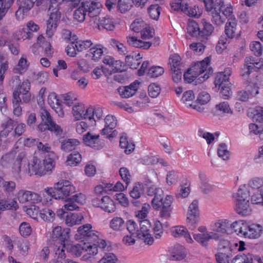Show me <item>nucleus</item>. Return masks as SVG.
I'll return each mask as SVG.
<instances>
[{
	"label": "nucleus",
	"instance_id": "41",
	"mask_svg": "<svg viewBox=\"0 0 263 263\" xmlns=\"http://www.w3.org/2000/svg\"><path fill=\"white\" fill-rule=\"evenodd\" d=\"M13 3L12 0H0V21L6 15Z\"/></svg>",
	"mask_w": 263,
	"mask_h": 263
},
{
	"label": "nucleus",
	"instance_id": "6",
	"mask_svg": "<svg viewBox=\"0 0 263 263\" xmlns=\"http://www.w3.org/2000/svg\"><path fill=\"white\" fill-rule=\"evenodd\" d=\"M223 7V0H215L214 7L209 11L211 22L217 26L223 24L226 21L225 17L221 14V10H222Z\"/></svg>",
	"mask_w": 263,
	"mask_h": 263
},
{
	"label": "nucleus",
	"instance_id": "1",
	"mask_svg": "<svg viewBox=\"0 0 263 263\" xmlns=\"http://www.w3.org/2000/svg\"><path fill=\"white\" fill-rule=\"evenodd\" d=\"M55 158L56 155L54 153L47 154L43 160L34 156L28 163V168H26L25 171L30 176L33 175L43 176L47 172L52 171L54 168Z\"/></svg>",
	"mask_w": 263,
	"mask_h": 263
},
{
	"label": "nucleus",
	"instance_id": "7",
	"mask_svg": "<svg viewBox=\"0 0 263 263\" xmlns=\"http://www.w3.org/2000/svg\"><path fill=\"white\" fill-rule=\"evenodd\" d=\"M92 203L94 206L100 208L107 213H113L116 209L115 202L108 196H105L101 199L94 198L92 200Z\"/></svg>",
	"mask_w": 263,
	"mask_h": 263
},
{
	"label": "nucleus",
	"instance_id": "42",
	"mask_svg": "<svg viewBox=\"0 0 263 263\" xmlns=\"http://www.w3.org/2000/svg\"><path fill=\"white\" fill-rule=\"evenodd\" d=\"M29 66L26 57L23 55L19 60L17 67L14 69L15 72L22 74L27 69Z\"/></svg>",
	"mask_w": 263,
	"mask_h": 263
},
{
	"label": "nucleus",
	"instance_id": "60",
	"mask_svg": "<svg viewBox=\"0 0 263 263\" xmlns=\"http://www.w3.org/2000/svg\"><path fill=\"white\" fill-rule=\"evenodd\" d=\"M219 146L217 151L218 156L224 160L229 159L230 152L227 149V145L224 143H221L219 144Z\"/></svg>",
	"mask_w": 263,
	"mask_h": 263
},
{
	"label": "nucleus",
	"instance_id": "59",
	"mask_svg": "<svg viewBox=\"0 0 263 263\" xmlns=\"http://www.w3.org/2000/svg\"><path fill=\"white\" fill-rule=\"evenodd\" d=\"M195 99V95L192 90H187L184 92L181 98V101L187 106H193V104L190 103Z\"/></svg>",
	"mask_w": 263,
	"mask_h": 263
},
{
	"label": "nucleus",
	"instance_id": "18",
	"mask_svg": "<svg viewBox=\"0 0 263 263\" xmlns=\"http://www.w3.org/2000/svg\"><path fill=\"white\" fill-rule=\"evenodd\" d=\"M247 230L245 232V237L249 238H257L261 236L262 227L258 224L247 222Z\"/></svg>",
	"mask_w": 263,
	"mask_h": 263
},
{
	"label": "nucleus",
	"instance_id": "25",
	"mask_svg": "<svg viewBox=\"0 0 263 263\" xmlns=\"http://www.w3.org/2000/svg\"><path fill=\"white\" fill-rule=\"evenodd\" d=\"M137 237L142 239L147 245H152L154 242V238L148 233V230L144 229L141 227L140 230H138L136 233H133V237Z\"/></svg>",
	"mask_w": 263,
	"mask_h": 263
},
{
	"label": "nucleus",
	"instance_id": "4",
	"mask_svg": "<svg viewBox=\"0 0 263 263\" xmlns=\"http://www.w3.org/2000/svg\"><path fill=\"white\" fill-rule=\"evenodd\" d=\"M60 5L55 6L50 5L48 8L49 18L46 21V35L51 37L59 25L61 18V12L60 11Z\"/></svg>",
	"mask_w": 263,
	"mask_h": 263
},
{
	"label": "nucleus",
	"instance_id": "30",
	"mask_svg": "<svg viewBox=\"0 0 263 263\" xmlns=\"http://www.w3.org/2000/svg\"><path fill=\"white\" fill-rule=\"evenodd\" d=\"M52 190L51 188L45 189V192L38 194L39 201L37 203H41L44 205H49L52 204V198H54L53 194L51 193Z\"/></svg>",
	"mask_w": 263,
	"mask_h": 263
},
{
	"label": "nucleus",
	"instance_id": "40",
	"mask_svg": "<svg viewBox=\"0 0 263 263\" xmlns=\"http://www.w3.org/2000/svg\"><path fill=\"white\" fill-rule=\"evenodd\" d=\"M81 160V155L79 152H73L67 157L66 163L67 165L74 166L80 163Z\"/></svg>",
	"mask_w": 263,
	"mask_h": 263
},
{
	"label": "nucleus",
	"instance_id": "9",
	"mask_svg": "<svg viewBox=\"0 0 263 263\" xmlns=\"http://www.w3.org/2000/svg\"><path fill=\"white\" fill-rule=\"evenodd\" d=\"M199 26H200V28L198 29V32H197L199 34H197V36L194 37L201 40L202 42H204L206 41L211 35L214 30V27L205 19L201 20Z\"/></svg>",
	"mask_w": 263,
	"mask_h": 263
},
{
	"label": "nucleus",
	"instance_id": "12",
	"mask_svg": "<svg viewBox=\"0 0 263 263\" xmlns=\"http://www.w3.org/2000/svg\"><path fill=\"white\" fill-rule=\"evenodd\" d=\"M40 116L43 122L49 123L50 131L54 133L57 136H60L63 133V130L60 126L52 121L50 114L47 110L42 108L40 110Z\"/></svg>",
	"mask_w": 263,
	"mask_h": 263
},
{
	"label": "nucleus",
	"instance_id": "15",
	"mask_svg": "<svg viewBox=\"0 0 263 263\" xmlns=\"http://www.w3.org/2000/svg\"><path fill=\"white\" fill-rule=\"evenodd\" d=\"M83 8L86 10V13L89 17L97 19L100 12L101 4L93 1H86L82 3Z\"/></svg>",
	"mask_w": 263,
	"mask_h": 263
},
{
	"label": "nucleus",
	"instance_id": "39",
	"mask_svg": "<svg viewBox=\"0 0 263 263\" xmlns=\"http://www.w3.org/2000/svg\"><path fill=\"white\" fill-rule=\"evenodd\" d=\"M182 11L189 16L198 17L200 15L198 7L196 6H189L188 4H185L182 6Z\"/></svg>",
	"mask_w": 263,
	"mask_h": 263
},
{
	"label": "nucleus",
	"instance_id": "5",
	"mask_svg": "<svg viewBox=\"0 0 263 263\" xmlns=\"http://www.w3.org/2000/svg\"><path fill=\"white\" fill-rule=\"evenodd\" d=\"M72 40L73 41L67 45L66 49H86L88 48H90V49H103L105 48L101 44L93 45L91 40H78V37L75 34L73 35Z\"/></svg>",
	"mask_w": 263,
	"mask_h": 263
},
{
	"label": "nucleus",
	"instance_id": "44",
	"mask_svg": "<svg viewBox=\"0 0 263 263\" xmlns=\"http://www.w3.org/2000/svg\"><path fill=\"white\" fill-rule=\"evenodd\" d=\"M40 216L44 221L52 222L54 219L55 213L48 208H44L40 211Z\"/></svg>",
	"mask_w": 263,
	"mask_h": 263
},
{
	"label": "nucleus",
	"instance_id": "26",
	"mask_svg": "<svg viewBox=\"0 0 263 263\" xmlns=\"http://www.w3.org/2000/svg\"><path fill=\"white\" fill-rule=\"evenodd\" d=\"M235 210L236 212L242 216L249 215L251 212V209L249 205V200H239L237 201L235 205Z\"/></svg>",
	"mask_w": 263,
	"mask_h": 263
},
{
	"label": "nucleus",
	"instance_id": "28",
	"mask_svg": "<svg viewBox=\"0 0 263 263\" xmlns=\"http://www.w3.org/2000/svg\"><path fill=\"white\" fill-rule=\"evenodd\" d=\"M27 28L22 29L20 32V35L24 40L30 39L32 37V33L29 31V30L37 31L39 29V26L32 21H30L27 23Z\"/></svg>",
	"mask_w": 263,
	"mask_h": 263
},
{
	"label": "nucleus",
	"instance_id": "14",
	"mask_svg": "<svg viewBox=\"0 0 263 263\" xmlns=\"http://www.w3.org/2000/svg\"><path fill=\"white\" fill-rule=\"evenodd\" d=\"M147 195L149 196H154L152 200V205L154 209L159 207V202L163 198V191L160 187L152 185L147 189Z\"/></svg>",
	"mask_w": 263,
	"mask_h": 263
},
{
	"label": "nucleus",
	"instance_id": "33",
	"mask_svg": "<svg viewBox=\"0 0 263 263\" xmlns=\"http://www.w3.org/2000/svg\"><path fill=\"white\" fill-rule=\"evenodd\" d=\"M84 254L82 257V259L87 261L91 258L92 256L97 254L98 252V248L96 244L90 245L89 243H85Z\"/></svg>",
	"mask_w": 263,
	"mask_h": 263
},
{
	"label": "nucleus",
	"instance_id": "51",
	"mask_svg": "<svg viewBox=\"0 0 263 263\" xmlns=\"http://www.w3.org/2000/svg\"><path fill=\"white\" fill-rule=\"evenodd\" d=\"M61 97L63 103L67 106H70L73 105L74 106L76 103H77V98L71 92L63 94Z\"/></svg>",
	"mask_w": 263,
	"mask_h": 263
},
{
	"label": "nucleus",
	"instance_id": "57",
	"mask_svg": "<svg viewBox=\"0 0 263 263\" xmlns=\"http://www.w3.org/2000/svg\"><path fill=\"white\" fill-rule=\"evenodd\" d=\"M85 247V243L76 244L71 247L70 252L76 256L79 257L84 253Z\"/></svg>",
	"mask_w": 263,
	"mask_h": 263
},
{
	"label": "nucleus",
	"instance_id": "36",
	"mask_svg": "<svg viewBox=\"0 0 263 263\" xmlns=\"http://www.w3.org/2000/svg\"><path fill=\"white\" fill-rule=\"evenodd\" d=\"M99 135L93 134L90 132H88L83 137L84 143L90 147H96L99 141Z\"/></svg>",
	"mask_w": 263,
	"mask_h": 263
},
{
	"label": "nucleus",
	"instance_id": "52",
	"mask_svg": "<svg viewBox=\"0 0 263 263\" xmlns=\"http://www.w3.org/2000/svg\"><path fill=\"white\" fill-rule=\"evenodd\" d=\"M144 186L142 183L137 182L133 187V199H139L143 192Z\"/></svg>",
	"mask_w": 263,
	"mask_h": 263
},
{
	"label": "nucleus",
	"instance_id": "47",
	"mask_svg": "<svg viewBox=\"0 0 263 263\" xmlns=\"http://www.w3.org/2000/svg\"><path fill=\"white\" fill-rule=\"evenodd\" d=\"M193 237L195 240L200 243L203 246H206L208 242L212 237V236L208 233L195 234Z\"/></svg>",
	"mask_w": 263,
	"mask_h": 263
},
{
	"label": "nucleus",
	"instance_id": "13",
	"mask_svg": "<svg viewBox=\"0 0 263 263\" xmlns=\"http://www.w3.org/2000/svg\"><path fill=\"white\" fill-rule=\"evenodd\" d=\"M199 215L198 201L194 200L189 205L187 217V223L191 225L192 229L195 228V224L197 223V218Z\"/></svg>",
	"mask_w": 263,
	"mask_h": 263
},
{
	"label": "nucleus",
	"instance_id": "56",
	"mask_svg": "<svg viewBox=\"0 0 263 263\" xmlns=\"http://www.w3.org/2000/svg\"><path fill=\"white\" fill-rule=\"evenodd\" d=\"M87 13L86 10L81 4V6L75 10L73 14V17L79 22H83L86 17Z\"/></svg>",
	"mask_w": 263,
	"mask_h": 263
},
{
	"label": "nucleus",
	"instance_id": "29",
	"mask_svg": "<svg viewBox=\"0 0 263 263\" xmlns=\"http://www.w3.org/2000/svg\"><path fill=\"white\" fill-rule=\"evenodd\" d=\"M84 219L83 215L81 213H69L65 217V223L69 227L81 223Z\"/></svg>",
	"mask_w": 263,
	"mask_h": 263
},
{
	"label": "nucleus",
	"instance_id": "19",
	"mask_svg": "<svg viewBox=\"0 0 263 263\" xmlns=\"http://www.w3.org/2000/svg\"><path fill=\"white\" fill-rule=\"evenodd\" d=\"M239 32L237 26V20L235 17L228 18L225 26V33L228 37L232 39L237 35Z\"/></svg>",
	"mask_w": 263,
	"mask_h": 263
},
{
	"label": "nucleus",
	"instance_id": "21",
	"mask_svg": "<svg viewBox=\"0 0 263 263\" xmlns=\"http://www.w3.org/2000/svg\"><path fill=\"white\" fill-rule=\"evenodd\" d=\"M103 109L101 107H90L87 108L86 117H88L89 124L91 126L95 125L96 124L95 117L98 119H100L103 116Z\"/></svg>",
	"mask_w": 263,
	"mask_h": 263
},
{
	"label": "nucleus",
	"instance_id": "63",
	"mask_svg": "<svg viewBox=\"0 0 263 263\" xmlns=\"http://www.w3.org/2000/svg\"><path fill=\"white\" fill-rule=\"evenodd\" d=\"M251 199L252 204L263 205V191H256L253 193Z\"/></svg>",
	"mask_w": 263,
	"mask_h": 263
},
{
	"label": "nucleus",
	"instance_id": "8",
	"mask_svg": "<svg viewBox=\"0 0 263 263\" xmlns=\"http://www.w3.org/2000/svg\"><path fill=\"white\" fill-rule=\"evenodd\" d=\"M105 127L102 130V134L103 135H107V138L111 140L118 134L116 130L111 132L116 127L117 120L115 116L107 115L105 118Z\"/></svg>",
	"mask_w": 263,
	"mask_h": 263
},
{
	"label": "nucleus",
	"instance_id": "31",
	"mask_svg": "<svg viewBox=\"0 0 263 263\" xmlns=\"http://www.w3.org/2000/svg\"><path fill=\"white\" fill-rule=\"evenodd\" d=\"M99 29L102 27L108 30H112L115 27V22L112 18L106 16L99 17L97 23Z\"/></svg>",
	"mask_w": 263,
	"mask_h": 263
},
{
	"label": "nucleus",
	"instance_id": "2",
	"mask_svg": "<svg viewBox=\"0 0 263 263\" xmlns=\"http://www.w3.org/2000/svg\"><path fill=\"white\" fill-rule=\"evenodd\" d=\"M52 190L55 199L67 200L69 196L76 191L75 187L68 180H61L54 183Z\"/></svg>",
	"mask_w": 263,
	"mask_h": 263
},
{
	"label": "nucleus",
	"instance_id": "22",
	"mask_svg": "<svg viewBox=\"0 0 263 263\" xmlns=\"http://www.w3.org/2000/svg\"><path fill=\"white\" fill-rule=\"evenodd\" d=\"M72 114L77 120L81 119L88 120V117H86V109L82 103H76L72 107Z\"/></svg>",
	"mask_w": 263,
	"mask_h": 263
},
{
	"label": "nucleus",
	"instance_id": "49",
	"mask_svg": "<svg viewBox=\"0 0 263 263\" xmlns=\"http://www.w3.org/2000/svg\"><path fill=\"white\" fill-rule=\"evenodd\" d=\"M231 263H253L252 256L250 254L237 255L232 259Z\"/></svg>",
	"mask_w": 263,
	"mask_h": 263
},
{
	"label": "nucleus",
	"instance_id": "23",
	"mask_svg": "<svg viewBox=\"0 0 263 263\" xmlns=\"http://www.w3.org/2000/svg\"><path fill=\"white\" fill-rule=\"evenodd\" d=\"M27 163L26 154L24 151L18 153L15 160L13 166L12 172L14 175H18L21 171L22 164Z\"/></svg>",
	"mask_w": 263,
	"mask_h": 263
},
{
	"label": "nucleus",
	"instance_id": "58",
	"mask_svg": "<svg viewBox=\"0 0 263 263\" xmlns=\"http://www.w3.org/2000/svg\"><path fill=\"white\" fill-rule=\"evenodd\" d=\"M16 183L13 181H4L2 183L4 191L7 194L12 193L16 189Z\"/></svg>",
	"mask_w": 263,
	"mask_h": 263
},
{
	"label": "nucleus",
	"instance_id": "50",
	"mask_svg": "<svg viewBox=\"0 0 263 263\" xmlns=\"http://www.w3.org/2000/svg\"><path fill=\"white\" fill-rule=\"evenodd\" d=\"M229 79L227 78L226 76H223L222 72H219L217 74L214 83L215 86H224L226 85H230L231 83L229 82Z\"/></svg>",
	"mask_w": 263,
	"mask_h": 263
},
{
	"label": "nucleus",
	"instance_id": "38",
	"mask_svg": "<svg viewBox=\"0 0 263 263\" xmlns=\"http://www.w3.org/2000/svg\"><path fill=\"white\" fill-rule=\"evenodd\" d=\"M243 84L245 85L246 89L251 95L255 96L259 93L258 84L255 80H247L244 82Z\"/></svg>",
	"mask_w": 263,
	"mask_h": 263
},
{
	"label": "nucleus",
	"instance_id": "53",
	"mask_svg": "<svg viewBox=\"0 0 263 263\" xmlns=\"http://www.w3.org/2000/svg\"><path fill=\"white\" fill-rule=\"evenodd\" d=\"M181 59L178 54H174L171 55L169 58L171 69H181Z\"/></svg>",
	"mask_w": 263,
	"mask_h": 263
},
{
	"label": "nucleus",
	"instance_id": "54",
	"mask_svg": "<svg viewBox=\"0 0 263 263\" xmlns=\"http://www.w3.org/2000/svg\"><path fill=\"white\" fill-rule=\"evenodd\" d=\"M124 223V220L119 217L113 218L110 222V227L115 231H120Z\"/></svg>",
	"mask_w": 263,
	"mask_h": 263
},
{
	"label": "nucleus",
	"instance_id": "43",
	"mask_svg": "<svg viewBox=\"0 0 263 263\" xmlns=\"http://www.w3.org/2000/svg\"><path fill=\"white\" fill-rule=\"evenodd\" d=\"M199 25L200 23H198L193 20L190 19L187 28L188 33L193 37L197 36V34H199L197 32H198V29L200 28V26H199Z\"/></svg>",
	"mask_w": 263,
	"mask_h": 263
},
{
	"label": "nucleus",
	"instance_id": "62",
	"mask_svg": "<svg viewBox=\"0 0 263 263\" xmlns=\"http://www.w3.org/2000/svg\"><path fill=\"white\" fill-rule=\"evenodd\" d=\"M249 129L251 134L259 135L260 136L263 135V125L251 123L249 125Z\"/></svg>",
	"mask_w": 263,
	"mask_h": 263
},
{
	"label": "nucleus",
	"instance_id": "37",
	"mask_svg": "<svg viewBox=\"0 0 263 263\" xmlns=\"http://www.w3.org/2000/svg\"><path fill=\"white\" fill-rule=\"evenodd\" d=\"M247 222L242 220L236 221L232 223L231 228L237 234L245 236V231L247 230Z\"/></svg>",
	"mask_w": 263,
	"mask_h": 263
},
{
	"label": "nucleus",
	"instance_id": "61",
	"mask_svg": "<svg viewBox=\"0 0 263 263\" xmlns=\"http://www.w3.org/2000/svg\"><path fill=\"white\" fill-rule=\"evenodd\" d=\"M132 0H118V8L121 13H125L129 11L132 7L130 2Z\"/></svg>",
	"mask_w": 263,
	"mask_h": 263
},
{
	"label": "nucleus",
	"instance_id": "11",
	"mask_svg": "<svg viewBox=\"0 0 263 263\" xmlns=\"http://www.w3.org/2000/svg\"><path fill=\"white\" fill-rule=\"evenodd\" d=\"M17 198L21 203H25L28 202L37 203V201H39L38 194L23 189L20 190L17 192Z\"/></svg>",
	"mask_w": 263,
	"mask_h": 263
},
{
	"label": "nucleus",
	"instance_id": "24",
	"mask_svg": "<svg viewBox=\"0 0 263 263\" xmlns=\"http://www.w3.org/2000/svg\"><path fill=\"white\" fill-rule=\"evenodd\" d=\"M14 126V121L10 118H7L3 120L2 123L3 130L0 133L1 137H6L10 134L13 135V128Z\"/></svg>",
	"mask_w": 263,
	"mask_h": 263
},
{
	"label": "nucleus",
	"instance_id": "35",
	"mask_svg": "<svg viewBox=\"0 0 263 263\" xmlns=\"http://www.w3.org/2000/svg\"><path fill=\"white\" fill-rule=\"evenodd\" d=\"M199 177L201 183L200 188L203 193L208 194L212 192L214 190V186L209 183L206 175L202 173H200Z\"/></svg>",
	"mask_w": 263,
	"mask_h": 263
},
{
	"label": "nucleus",
	"instance_id": "55",
	"mask_svg": "<svg viewBox=\"0 0 263 263\" xmlns=\"http://www.w3.org/2000/svg\"><path fill=\"white\" fill-rule=\"evenodd\" d=\"M249 185L253 190L256 191H262L263 187V179L259 178H254L251 179L249 182Z\"/></svg>",
	"mask_w": 263,
	"mask_h": 263
},
{
	"label": "nucleus",
	"instance_id": "45",
	"mask_svg": "<svg viewBox=\"0 0 263 263\" xmlns=\"http://www.w3.org/2000/svg\"><path fill=\"white\" fill-rule=\"evenodd\" d=\"M17 4L18 8L25 13L31 10L34 5L33 0H17Z\"/></svg>",
	"mask_w": 263,
	"mask_h": 263
},
{
	"label": "nucleus",
	"instance_id": "17",
	"mask_svg": "<svg viewBox=\"0 0 263 263\" xmlns=\"http://www.w3.org/2000/svg\"><path fill=\"white\" fill-rule=\"evenodd\" d=\"M49 105L53 109L59 117H63L64 112L62 107L61 101L58 99L55 93L51 92L48 97L47 100Z\"/></svg>",
	"mask_w": 263,
	"mask_h": 263
},
{
	"label": "nucleus",
	"instance_id": "10",
	"mask_svg": "<svg viewBox=\"0 0 263 263\" xmlns=\"http://www.w3.org/2000/svg\"><path fill=\"white\" fill-rule=\"evenodd\" d=\"M173 197L171 195H167L165 199L159 202V207L155 210H160V215L161 218L167 219L171 217V213L172 210L171 207L173 202Z\"/></svg>",
	"mask_w": 263,
	"mask_h": 263
},
{
	"label": "nucleus",
	"instance_id": "20",
	"mask_svg": "<svg viewBox=\"0 0 263 263\" xmlns=\"http://www.w3.org/2000/svg\"><path fill=\"white\" fill-rule=\"evenodd\" d=\"M186 255L185 249L183 246L177 244L172 249L169 256L171 260H181L184 259Z\"/></svg>",
	"mask_w": 263,
	"mask_h": 263
},
{
	"label": "nucleus",
	"instance_id": "46",
	"mask_svg": "<svg viewBox=\"0 0 263 263\" xmlns=\"http://www.w3.org/2000/svg\"><path fill=\"white\" fill-rule=\"evenodd\" d=\"M254 70V67L251 65H247L244 63L240 70V76L245 81L251 80L249 79L250 74Z\"/></svg>",
	"mask_w": 263,
	"mask_h": 263
},
{
	"label": "nucleus",
	"instance_id": "16",
	"mask_svg": "<svg viewBox=\"0 0 263 263\" xmlns=\"http://www.w3.org/2000/svg\"><path fill=\"white\" fill-rule=\"evenodd\" d=\"M78 235L81 236V239L84 238L92 240L93 238H97L96 235H98V232L92 230L91 225L87 223L78 228L77 235Z\"/></svg>",
	"mask_w": 263,
	"mask_h": 263
},
{
	"label": "nucleus",
	"instance_id": "27",
	"mask_svg": "<svg viewBox=\"0 0 263 263\" xmlns=\"http://www.w3.org/2000/svg\"><path fill=\"white\" fill-rule=\"evenodd\" d=\"M61 149L65 152L74 150L80 144V141L76 139H66L61 142Z\"/></svg>",
	"mask_w": 263,
	"mask_h": 263
},
{
	"label": "nucleus",
	"instance_id": "3",
	"mask_svg": "<svg viewBox=\"0 0 263 263\" xmlns=\"http://www.w3.org/2000/svg\"><path fill=\"white\" fill-rule=\"evenodd\" d=\"M211 57H208L202 61L196 63L188 70L197 77H199L197 80L200 82H203L207 80L213 72L212 67H210L208 69Z\"/></svg>",
	"mask_w": 263,
	"mask_h": 263
},
{
	"label": "nucleus",
	"instance_id": "48",
	"mask_svg": "<svg viewBox=\"0 0 263 263\" xmlns=\"http://www.w3.org/2000/svg\"><path fill=\"white\" fill-rule=\"evenodd\" d=\"M164 72V69L159 66H153L151 67L147 73V77L149 78H157Z\"/></svg>",
	"mask_w": 263,
	"mask_h": 263
},
{
	"label": "nucleus",
	"instance_id": "64",
	"mask_svg": "<svg viewBox=\"0 0 263 263\" xmlns=\"http://www.w3.org/2000/svg\"><path fill=\"white\" fill-rule=\"evenodd\" d=\"M117 257L111 253H106L98 263H117Z\"/></svg>",
	"mask_w": 263,
	"mask_h": 263
},
{
	"label": "nucleus",
	"instance_id": "34",
	"mask_svg": "<svg viewBox=\"0 0 263 263\" xmlns=\"http://www.w3.org/2000/svg\"><path fill=\"white\" fill-rule=\"evenodd\" d=\"M21 99L19 97L18 91H14L13 93L12 104L13 108V114L16 117H20L22 115V109L20 106Z\"/></svg>",
	"mask_w": 263,
	"mask_h": 263
},
{
	"label": "nucleus",
	"instance_id": "32",
	"mask_svg": "<svg viewBox=\"0 0 263 263\" xmlns=\"http://www.w3.org/2000/svg\"><path fill=\"white\" fill-rule=\"evenodd\" d=\"M171 233L175 237L184 236L188 242H191L192 239L187 230L182 226H176L172 228Z\"/></svg>",
	"mask_w": 263,
	"mask_h": 263
}]
</instances>
